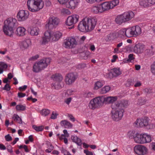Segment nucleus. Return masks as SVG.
Returning <instances> with one entry per match:
<instances>
[{"instance_id":"10","label":"nucleus","mask_w":155,"mask_h":155,"mask_svg":"<svg viewBox=\"0 0 155 155\" xmlns=\"http://www.w3.org/2000/svg\"><path fill=\"white\" fill-rule=\"evenodd\" d=\"M60 22V19L58 18L53 16L49 18L48 23L45 25V28L51 29L57 26Z\"/></svg>"},{"instance_id":"58","label":"nucleus","mask_w":155,"mask_h":155,"mask_svg":"<svg viewBox=\"0 0 155 155\" xmlns=\"http://www.w3.org/2000/svg\"><path fill=\"white\" fill-rule=\"evenodd\" d=\"M134 131H129L127 134V135L130 138H132L133 137V136L134 137H135L134 135Z\"/></svg>"},{"instance_id":"7","label":"nucleus","mask_w":155,"mask_h":155,"mask_svg":"<svg viewBox=\"0 0 155 155\" xmlns=\"http://www.w3.org/2000/svg\"><path fill=\"white\" fill-rule=\"evenodd\" d=\"M149 119L147 117H144L139 118L137 119L134 123V125L136 127H147V128L152 129L154 125L149 122Z\"/></svg>"},{"instance_id":"4","label":"nucleus","mask_w":155,"mask_h":155,"mask_svg":"<svg viewBox=\"0 0 155 155\" xmlns=\"http://www.w3.org/2000/svg\"><path fill=\"white\" fill-rule=\"evenodd\" d=\"M27 5L28 9L32 12H36L43 8L44 4L42 0H28Z\"/></svg>"},{"instance_id":"25","label":"nucleus","mask_w":155,"mask_h":155,"mask_svg":"<svg viewBox=\"0 0 155 155\" xmlns=\"http://www.w3.org/2000/svg\"><path fill=\"white\" fill-rule=\"evenodd\" d=\"M103 12L111 9L109 1H106L100 4Z\"/></svg>"},{"instance_id":"28","label":"nucleus","mask_w":155,"mask_h":155,"mask_svg":"<svg viewBox=\"0 0 155 155\" xmlns=\"http://www.w3.org/2000/svg\"><path fill=\"white\" fill-rule=\"evenodd\" d=\"M30 40L29 39L26 40L22 41L21 45V48L22 50L27 48L30 44Z\"/></svg>"},{"instance_id":"27","label":"nucleus","mask_w":155,"mask_h":155,"mask_svg":"<svg viewBox=\"0 0 155 155\" xmlns=\"http://www.w3.org/2000/svg\"><path fill=\"white\" fill-rule=\"evenodd\" d=\"M119 37L117 30L111 32L107 36V40H110Z\"/></svg>"},{"instance_id":"52","label":"nucleus","mask_w":155,"mask_h":155,"mask_svg":"<svg viewBox=\"0 0 155 155\" xmlns=\"http://www.w3.org/2000/svg\"><path fill=\"white\" fill-rule=\"evenodd\" d=\"M144 91L146 93L148 94H150L153 92V89L151 87H147L145 88L144 89Z\"/></svg>"},{"instance_id":"35","label":"nucleus","mask_w":155,"mask_h":155,"mask_svg":"<svg viewBox=\"0 0 155 155\" xmlns=\"http://www.w3.org/2000/svg\"><path fill=\"white\" fill-rule=\"evenodd\" d=\"M144 138L145 143H150L151 141V137L150 135L146 133H144Z\"/></svg>"},{"instance_id":"12","label":"nucleus","mask_w":155,"mask_h":155,"mask_svg":"<svg viewBox=\"0 0 155 155\" xmlns=\"http://www.w3.org/2000/svg\"><path fill=\"white\" fill-rule=\"evenodd\" d=\"M79 16L77 14H74L69 16L65 22L66 25L69 26H73L79 21Z\"/></svg>"},{"instance_id":"46","label":"nucleus","mask_w":155,"mask_h":155,"mask_svg":"<svg viewBox=\"0 0 155 155\" xmlns=\"http://www.w3.org/2000/svg\"><path fill=\"white\" fill-rule=\"evenodd\" d=\"M61 12L63 14L69 15L71 14V12L68 9L65 8H63L61 10Z\"/></svg>"},{"instance_id":"31","label":"nucleus","mask_w":155,"mask_h":155,"mask_svg":"<svg viewBox=\"0 0 155 155\" xmlns=\"http://www.w3.org/2000/svg\"><path fill=\"white\" fill-rule=\"evenodd\" d=\"M105 84L104 81H99L96 82L94 84V89L97 90Z\"/></svg>"},{"instance_id":"39","label":"nucleus","mask_w":155,"mask_h":155,"mask_svg":"<svg viewBox=\"0 0 155 155\" xmlns=\"http://www.w3.org/2000/svg\"><path fill=\"white\" fill-rule=\"evenodd\" d=\"M50 113V110L47 109H43L40 112L41 115L44 116H48Z\"/></svg>"},{"instance_id":"61","label":"nucleus","mask_w":155,"mask_h":155,"mask_svg":"<svg viewBox=\"0 0 155 155\" xmlns=\"http://www.w3.org/2000/svg\"><path fill=\"white\" fill-rule=\"evenodd\" d=\"M18 97L19 98H22L25 97L26 95L25 93H22L21 92H19L18 94Z\"/></svg>"},{"instance_id":"36","label":"nucleus","mask_w":155,"mask_h":155,"mask_svg":"<svg viewBox=\"0 0 155 155\" xmlns=\"http://www.w3.org/2000/svg\"><path fill=\"white\" fill-rule=\"evenodd\" d=\"M12 119L18 123L21 124L22 123L21 118L17 114H14Z\"/></svg>"},{"instance_id":"14","label":"nucleus","mask_w":155,"mask_h":155,"mask_svg":"<svg viewBox=\"0 0 155 155\" xmlns=\"http://www.w3.org/2000/svg\"><path fill=\"white\" fill-rule=\"evenodd\" d=\"M29 13L27 10H20L17 15V18L19 21H22L26 20L29 16Z\"/></svg>"},{"instance_id":"38","label":"nucleus","mask_w":155,"mask_h":155,"mask_svg":"<svg viewBox=\"0 0 155 155\" xmlns=\"http://www.w3.org/2000/svg\"><path fill=\"white\" fill-rule=\"evenodd\" d=\"M16 109L17 111H24L26 109V106L24 105L18 104L16 106Z\"/></svg>"},{"instance_id":"59","label":"nucleus","mask_w":155,"mask_h":155,"mask_svg":"<svg viewBox=\"0 0 155 155\" xmlns=\"http://www.w3.org/2000/svg\"><path fill=\"white\" fill-rule=\"evenodd\" d=\"M142 84L141 82L139 81H137L134 84L135 87H139L141 86Z\"/></svg>"},{"instance_id":"50","label":"nucleus","mask_w":155,"mask_h":155,"mask_svg":"<svg viewBox=\"0 0 155 155\" xmlns=\"http://www.w3.org/2000/svg\"><path fill=\"white\" fill-rule=\"evenodd\" d=\"M11 88V87L9 84L7 83L3 87V89L7 91H9Z\"/></svg>"},{"instance_id":"54","label":"nucleus","mask_w":155,"mask_h":155,"mask_svg":"<svg viewBox=\"0 0 155 155\" xmlns=\"http://www.w3.org/2000/svg\"><path fill=\"white\" fill-rule=\"evenodd\" d=\"M69 0H58V2L59 3L63 5L64 6H65L67 2H68Z\"/></svg>"},{"instance_id":"55","label":"nucleus","mask_w":155,"mask_h":155,"mask_svg":"<svg viewBox=\"0 0 155 155\" xmlns=\"http://www.w3.org/2000/svg\"><path fill=\"white\" fill-rule=\"evenodd\" d=\"M5 138L7 141H9L12 140V137L9 134H8L5 136Z\"/></svg>"},{"instance_id":"42","label":"nucleus","mask_w":155,"mask_h":155,"mask_svg":"<svg viewBox=\"0 0 155 155\" xmlns=\"http://www.w3.org/2000/svg\"><path fill=\"white\" fill-rule=\"evenodd\" d=\"M85 46L87 48L93 51H94L95 49L94 45L92 43L87 44L85 45Z\"/></svg>"},{"instance_id":"29","label":"nucleus","mask_w":155,"mask_h":155,"mask_svg":"<svg viewBox=\"0 0 155 155\" xmlns=\"http://www.w3.org/2000/svg\"><path fill=\"white\" fill-rule=\"evenodd\" d=\"M60 124L62 126L66 128H71L72 126V124L70 122L66 120L61 121Z\"/></svg>"},{"instance_id":"2","label":"nucleus","mask_w":155,"mask_h":155,"mask_svg":"<svg viewBox=\"0 0 155 155\" xmlns=\"http://www.w3.org/2000/svg\"><path fill=\"white\" fill-rule=\"evenodd\" d=\"M97 21L95 17H88L83 19L78 25V29L82 32H91L93 30Z\"/></svg>"},{"instance_id":"53","label":"nucleus","mask_w":155,"mask_h":155,"mask_svg":"<svg viewBox=\"0 0 155 155\" xmlns=\"http://www.w3.org/2000/svg\"><path fill=\"white\" fill-rule=\"evenodd\" d=\"M0 67L3 68L4 70L5 69L8 68V65L4 62H0Z\"/></svg>"},{"instance_id":"33","label":"nucleus","mask_w":155,"mask_h":155,"mask_svg":"<svg viewBox=\"0 0 155 155\" xmlns=\"http://www.w3.org/2000/svg\"><path fill=\"white\" fill-rule=\"evenodd\" d=\"M111 72L113 75L115 77H117L121 74V72L119 68H114L111 70Z\"/></svg>"},{"instance_id":"37","label":"nucleus","mask_w":155,"mask_h":155,"mask_svg":"<svg viewBox=\"0 0 155 155\" xmlns=\"http://www.w3.org/2000/svg\"><path fill=\"white\" fill-rule=\"evenodd\" d=\"M146 101L147 100L145 98L141 97L138 99L137 104L140 106H141L144 104Z\"/></svg>"},{"instance_id":"16","label":"nucleus","mask_w":155,"mask_h":155,"mask_svg":"<svg viewBox=\"0 0 155 155\" xmlns=\"http://www.w3.org/2000/svg\"><path fill=\"white\" fill-rule=\"evenodd\" d=\"M27 31L28 34L32 36H38L40 32L39 29L37 27H29Z\"/></svg>"},{"instance_id":"32","label":"nucleus","mask_w":155,"mask_h":155,"mask_svg":"<svg viewBox=\"0 0 155 155\" xmlns=\"http://www.w3.org/2000/svg\"><path fill=\"white\" fill-rule=\"evenodd\" d=\"M110 89L111 87L109 86H105L101 89L100 92L102 94H106L108 92Z\"/></svg>"},{"instance_id":"23","label":"nucleus","mask_w":155,"mask_h":155,"mask_svg":"<svg viewBox=\"0 0 155 155\" xmlns=\"http://www.w3.org/2000/svg\"><path fill=\"white\" fill-rule=\"evenodd\" d=\"M91 11L93 13L96 14H100L103 13L100 4L92 6Z\"/></svg>"},{"instance_id":"22","label":"nucleus","mask_w":155,"mask_h":155,"mask_svg":"<svg viewBox=\"0 0 155 155\" xmlns=\"http://www.w3.org/2000/svg\"><path fill=\"white\" fill-rule=\"evenodd\" d=\"M144 134H140L137 133L136 134L135 136L134 137L135 141L139 143H145V140H144Z\"/></svg>"},{"instance_id":"30","label":"nucleus","mask_w":155,"mask_h":155,"mask_svg":"<svg viewBox=\"0 0 155 155\" xmlns=\"http://www.w3.org/2000/svg\"><path fill=\"white\" fill-rule=\"evenodd\" d=\"M71 138L73 142L77 143L78 146H81L82 143L81 139L75 135H72Z\"/></svg>"},{"instance_id":"3","label":"nucleus","mask_w":155,"mask_h":155,"mask_svg":"<svg viewBox=\"0 0 155 155\" xmlns=\"http://www.w3.org/2000/svg\"><path fill=\"white\" fill-rule=\"evenodd\" d=\"M62 36V33L59 31L53 32L47 31L44 33V35L42 37L40 44L42 45H45L49 42L57 41Z\"/></svg>"},{"instance_id":"26","label":"nucleus","mask_w":155,"mask_h":155,"mask_svg":"<svg viewBox=\"0 0 155 155\" xmlns=\"http://www.w3.org/2000/svg\"><path fill=\"white\" fill-rule=\"evenodd\" d=\"M26 29L23 27H18L16 29V34L18 36H22L26 34Z\"/></svg>"},{"instance_id":"8","label":"nucleus","mask_w":155,"mask_h":155,"mask_svg":"<svg viewBox=\"0 0 155 155\" xmlns=\"http://www.w3.org/2000/svg\"><path fill=\"white\" fill-rule=\"evenodd\" d=\"M78 38V36L69 37L64 40L63 45L66 48L70 49L75 47L78 45L77 40Z\"/></svg>"},{"instance_id":"49","label":"nucleus","mask_w":155,"mask_h":155,"mask_svg":"<svg viewBox=\"0 0 155 155\" xmlns=\"http://www.w3.org/2000/svg\"><path fill=\"white\" fill-rule=\"evenodd\" d=\"M77 74L76 73H68L66 76V78H76Z\"/></svg>"},{"instance_id":"1","label":"nucleus","mask_w":155,"mask_h":155,"mask_svg":"<svg viewBox=\"0 0 155 155\" xmlns=\"http://www.w3.org/2000/svg\"><path fill=\"white\" fill-rule=\"evenodd\" d=\"M128 101L126 100H120L113 104L111 107L112 118L115 121H118L121 120L123 116L124 108L127 107Z\"/></svg>"},{"instance_id":"41","label":"nucleus","mask_w":155,"mask_h":155,"mask_svg":"<svg viewBox=\"0 0 155 155\" xmlns=\"http://www.w3.org/2000/svg\"><path fill=\"white\" fill-rule=\"evenodd\" d=\"M128 58L127 59H125L124 61L126 63H129L132 62L133 61L134 58V55L133 54H130L128 55Z\"/></svg>"},{"instance_id":"24","label":"nucleus","mask_w":155,"mask_h":155,"mask_svg":"<svg viewBox=\"0 0 155 155\" xmlns=\"http://www.w3.org/2000/svg\"><path fill=\"white\" fill-rule=\"evenodd\" d=\"M104 102L107 103L111 104V106L113 104L116 103L115 102L118 99L117 96H108L104 97Z\"/></svg>"},{"instance_id":"63","label":"nucleus","mask_w":155,"mask_h":155,"mask_svg":"<svg viewBox=\"0 0 155 155\" xmlns=\"http://www.w3.org/2000/svg\"><path fill=\"white\" fill-rule=\"evenodd\" d=\"M71 101V97L65 99L64 100L65 102L67 104H69Z\"/></svg>"},{"instance_id":"20","label":"nucleus","mask_w":155,"mask_h":155,"mask_svg":"<svg viewBox=\"0 0 155 155\" xmlns=\"http://www.w3.org/2000/svg\"><path fill=\"white\" fill-rule=\"evenodd\" d=\"M119 37L123 38L125 37L130 38L128 28H122L117 30Z\"/></svg>"},{"instance_id":"51","label":"nucleus","mask_w":155,"mask_h":155,"mask_svg":"<svg viewBox=\"0 0 155 155\" xmlns=\"http://www.w3.org/2000/svg\"><path fill=\"white\" fill-rule=\"evenodd\" d=\"M151 71L153 74L155 75V61L151 65Z\"/></svg>"},{"instance_id":"56","label":"nucleus","mask_w":155,"mask_h":155,"mask_svg":"<svg viewBox=\"0 0 155 155\" xmlns=\"http://www.w3.org/2000/svg\"><path fill=\"white\" fill-rule=\"evenodd\" d=\"M51 78H62L61 74L58 73L53 74Z\"/></svg>"},{"instance_id":"19","label":"nucleus","mask_w":155,"mask_h":155,"mask_svg":"<svg viewBox=\"0 0 155 155\" xmlns=\"http://www.w3.org/2000/svg\"><path fill=\"white\" fill-rule=\"evenodd\" d=\"M132 50L135 53H141L144 50V45L141 43H138L132 48Z\"/></svg>"},{"instance_id":"57","label":"nucleus","mask_w":155,"mask_h":155,"mask_svg":"<svg viewBox=\"0 0 155 155\" xmlns=\"http://www.w3.org/2000/svg\"><path fill=\"white\" fill-rule=\"evenodd\" d=\"M58 115V114L56 113L55 112H53L51 114V119H54L56 118L57 117Z\"/></svg>"},{"instance_id":"21","label":"nucleus","mask_w":155,"mask_h":155,"mask_svg":"<svg viewBox=\"0 0 155 155\" xmlns=\"http://www.w3.org/2000/svg\"><path fill=\"white\" fill-rule=\"evenodd\" d=\"M3 31L6 35L12 37L14 34V28L4 25Z\"/></svg>"},{"instance_id":"18","label":"nucleus","mask_w":155,"mask_h":155,"mask_svg":"<svg viewBox=\"0 0 155 155\" xmlns=\"http://www.w3.org/2000/svg\"><path fill=\"white\" fill-rule=\"evenodd\" d=\"M80 0H70L67 2L65 7L72 9H74L78 5Z\"/></svg>"},{"instance_id":"48","label":"nucleus","mask_w":155,"mask_h":155,"mask_svg":"<svg viewBox=\"0 0 155 155\" xmlns=\"http://www.w3.org/2000/svg\"><path fill=\"white\" fill-rule=\"evenodd\" d=\"M33 23L39 26L41 25V20L38 18H35L33 20Z\"/></svg>"},{"instance_id":"6","label":"nucleus","mask_w":155,"mask_h":155,"mask_svg":"<svg viewBox=\"0 0 155 155\" xmlns=\"http://www.w3.org/2000/svg\"><path fill=\"white\" fill-rule=\"evenodd\" d=\"M51 59L50 58H45L35 63L33 66V71L38 72L47 67L51 62Z\"/></svg>"},{"instance_id":"47","label":"nucleus","mask_w":155,"mask_h":155,"mask_svg":"<svg viewBox=\"0 0 155 155\" xmlns=\"http://www.w3.org/2000/svg\"><path fill=\"white\" fill-rule=\"evenodd\" d=\"M78 38L77 41H78V44H81L83 43L84 41L86 39V37L83 36L81 37H79L78 36Z\"/></svg>"},{"instance_id":"17","label":"nucleus","mask_w":155,"mask_h":155,"mask_svg":"<svg viewBox=\"0 0 155 155\" xmlns=\"http://www.w3.org/2000/svg\"><path fill=\"white\" fill-rule=\"evenodd\" d=\"M62 78H54V82L52 84L53 87L55 89L57 90L61 89L63 86V83L62 81Z\"/></svg>"},{"instance_id":"44","label":"nucleus","mask_w":155,"mask_h":155,"mask_svg":"<svg viewBox=\"0 0 155 155\" xmlns=\"http://www.w3.org/2000/svg\"><path fill=\"white\" fill-rule=\"evenodd\" d=\"M134 80H132L131 78H129L127 80L126 83V85L127 87H129L130 85H133L134 84Z\"/></svg>"},{"instance_id":"62","label":"nucleus","mask_w":155,"mask_h":155,"mask_svg":"<svg viewBox=\"0 0 155 155\" xmlns=\"http://www.w3.org/2000/svg\"><path fill=\"white\" fill-rule=\"evenodd\" d=\"M84 153H85L86 155H93V153L88 150H85L84 151Z\"/></svg>"},{"instance_id":"34","label":"nucleus","mask_w":155,"mask_h":155,"mask_svg":"<svg viewBox=\"0 0 155 155\" xmlns=\"http://www.w3.org/2000/svg\"><path fill=\"white\" fill-rule=\"evenodd\" d=\"M109 2L110 4L111 9L117 6L119 3V0H113Z\"/></svg>"},{"instance_id":"40","label":"nucleus","mask_w":155,"mask_h":155,"mask_svg":"<svg viewBox=\"0 0 155 155\" xmlns=\"http://www.w3.org/2000/svg\"><path fill=\"white\" fill-rule=\"evenodd\" d=\"M75 79L76 78H65V83L67 84L71 85L74 82Z\"/></svg>"},{"instance_id":"9","label":"nucleus","mask_w":155,"mask_h":155,"mask_svg":"<svg viewBox=\"0 0 155 155\" xmlns=\"http://www.w3.org/2000/svg\"><path fill=\"white\" fill-rule=\"evenodd\" d=\"M104 102V97H97L90 101L89 104V106L90 109L94 110L96 108L100 107L103 104Z\"/></svg>"},{"instance_id":"64","label":"nucleus","mask_w":155,"mask_h":155,"mask_svg":"<svg viewBox=\"0 0 155 155\" xmlns=\"http://www.w3.org/2000/svg\"><path fill=\"white\" fill-rule=\"evenodd\" d=\"M68 117L69 118V120L72 122H74L75 121V119L74 117L71 114H69Z\"/></svg>"},{"instance_id":"43","label":"nucleus","mask_w":155,"mask_h":155,"mask_svg":"<svg viewBox=\"0 0 155 155\" xmlns=\"http://www.w3.org/2000/svg\"><path fill=\"white\" fill-rule=\"evenodd\" d=\"M32 127L37 131H41L44 129V127L43 126H37L35 125H34Z\"/></svg>"},{"instance_id":"5","label":"nucleus","mask_w":155,"mask_h":155,"mask_svg":"<svg viewBox=\"0 0 155 155\" xmlns=\"http://www.w3.org/2000/svg\"><path fill=\"white\" fill-rule=\"evenodd\" d=\"M134 14L132 11H128L117 16L115 21L118 25H120L131 20L134 17Z\"/></svg>"},{"instance_id":"13","label":"nucleus","mask_w":155,"mask_h":155,"mask_svg":"<svg viewBox=\"0 0 155 155\" xmlns=\"http://www.w3.org/2000/svg\"><path fill=\"white\" fill-rule=\"evenodd\" d=\"M135 153L138 155H146L147 153L148 149L143 145H138L134 148Z\"/></svg>"},{"instance_id":"45","label":"nucleus","mask_w":155,"mask_h":155,"mask_svg":"<svg viewBox=\"0 0 155 155\" xmlns=\"http://www.w3.org/2000/svg\"><path fill=\"white\" fill-rule=\"evenodd\" d=\"M140 5L144 7H146L148 5L147 0H141L140 2Z\"/></svg>"},{"instance_id":"15","label":"nucleus","mask_w":155,"mask_h":155,"mask_svg":"<svg viewBox=\"0 0 155 155\" xmlns=\"http://www.w3.org/2000/svg\"><path fill=\"white\" fill-rule=\"evenodd\" d=\"M18 22L16 19L13 18H9L5 21L4 25L14 28V27L17 25Z\"/></svg>"},{"instance_id":"60","label":"nucleus","mask_w":155,"mask_h":155,"mask_svg":"<svg viewBox=\"0 0 155 155\" xmlns=\"http://www.w3.org/2000/svg\"><path fill=\"white\" fill-rule=\"evenodd\" d=\"M27 87V86L25 85L23 86L19 87L18 89L21 91H25Z\"/></svg>"},{"instance_id":"11","label":"nucleus","mask_w":155,"mask_h":155,"mask_svg":"<svg viewBox=\"0 0 155 155\" xmlns=\"http://www.w3.org/2000/svg\"><path fill=\"white\" fill-rule=\"evenodd\" d=\"M128 28L130 38L137 37L141 33V28L139 26H134Z\"/></svg>"}]
</instances>
